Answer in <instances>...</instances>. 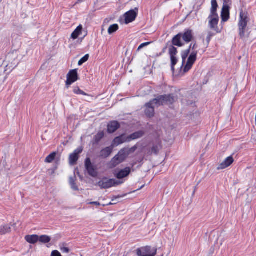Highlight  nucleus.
I'll return each mask as SVG.
<instances>
[{"mask_svg": "<svg viewBox=\"0 0 256 256\" xmlns=\"http://www.w3.org/2000/svg\"><path fill=\"white\" fill-rule=\"evenodd\" d=\"M211 5L210 14L208 18V26L210 28L214 30L216 34H220L222 32V28H220L218 27L219 16L217 10L218 6L216 0H212Z\"/></svg>", "mask_w": 256, "mask_h": 256, "instance_id": "nucleus-1", "label": "nucleus"}, {"mask_svg": "<svg viewBox=\"0 0 256 256\" xmlns=\"http://www.w3.org/2000/svg\"><path fill=\"white\" fill-rule=\"evenodd\" d=\"M250 20L248 13L247 11L241 10L240 13V18L238 23L239 36L240 38H245V34L248 24Z\"/></svg>", "mask_w": 256, "mask_h": 256, "instance_id": "nucleus-2", "label": "nucleus"}, {"mask_svg": "<svg viewBox=\"0 0 256 256\" xmlns=\"http://www.w3.org/2000/svg\"><path fill=\"white\" fill-rule=\"evenodd\" d=\"M178 100V97L174 94L159 96L154 98L156 102V106L158 107L164 104H172Z\"/></svg>", "mask_w": 256, "mask_h": 256, "instance_id": "nucleus-3", "label": "nucleus"}, {"mask_svg": "<svg viewBox=\"0 0 256 256\" xmlns=\"http://www.w3.org/2000/svg\"><path fill=\"white\" fill-rule=\"evenodd\" d=\"M128 153L124 149L120 150L110 160L109 165L110 168H112L116 167L120 163L122 162L126 158Z\"/></svg>", "mask_w": 256, "mask_h": 256, "instance_id": "nucleus-4", "label": "nucleus"}, {"mask_svg": "<svg viewBox=\"0 0 256 256\" xmlns=\"http://www.w3.org/2000/svg\"><path fill=\"white\" fill-rule=\"evenodd\" d=\"M136 252L138 256H156L157 254V248L146 246L138 248Z\"/></svg>", "mask_w": 256, "mask_h": 256, "instance_id": "nucleus-5", "label": "nucleus"}, {"mask_svg": "<svg viewBox=\"0 0 256 256\" xmlns=\"http://www.w3.org/2000/svg\"><path fill=\"white\" fill-rule=\"evenodd\" d=\"M121 183L114 179H108L107 178H104L98 182V185L102 189H107L116 186H118Z\"/></svg>", "mask_w": 256, "mask_h": 256, "instance_id": "nucleus-6", "label": "nucleus"}, {"mask_svg": "<svg viewBox=\"0 0 256 256\" xmlns=\"http://www.w3.org/2000/svg\"><path fill=\"white\" fill-rule=\"evenodd\" d=\"M78 80L77 69L70 70L67 74V80L66 82V85L68 88L72 84L74 83Z\"/></svg>", "mask_w": 256, "mask_h": 256, "instance_id": "nucleus-7", "label": "nucleus"}, {"mask_svg": "<svg viewBox=\"0 0 256 256\" xmlns=\"http://www.w3.org/2000/svg\"><path fill=\"white\" fill-rule=\"evenodd\" d=\"M84 165L86 169L90 176L92 177H96L97 176L98 172H96V168L92 164L90 158H87L85 160Z\"/></svg>", "mask_w": 256, "mask_h": 256, "instance_id": "nucleus-8", "label": "nucleus"}, {"mask_svg": "<svg viewBox=\"0 0 256 256\" xmlns=\"http://www.w3.org/2000/svg\"><path fill=\"white\" fill-rule=\"evenodd\" d=\"M153 104L156 106V102L154 100V99L150 100L144 105L146 108L144 114L147 117L150 118H152L154 115V108L152 106Z\"/></svg>", "mask_w": 256, "mask_h": 256, "instance_id": "nucleus-9", "label": "nucleus"}, {"mask_svg": "<svg viewBox=\"0 0 256 256\" xmlns=\"http://www.w3.org/2000/svg\"><path fill=\"white\" fill-rule=\"evenodd\" d=\"M180 33L182 38L186 43L191 42L194 38V34L192 30L187 28L184 30V32Z\"/></svg>", "mask_w": 256, "mask_h": 256, "instance_id": "nucleus-10", "label": "nucleus"}, {"mask_svg": "<svg viewBox=\"0 0 256 256\" xmlns=\"http://www.w3.org/2000/svg\"><path fill=\"white\" fill-rule=\"evenodd\" d=\"M230 5H223L222 12L221 18L222 22H227L230 18Z\"/></svg>", "mask_w": 256, "mask_h": 256, "instance_id": "nucleus-11", "label": "nucleus"}, {"mask_svg": "<svg viewBox=\"0 0 256 256\" xmlns=\"http://www.w3.org/2000/svg\"><path fill=\"white\" fill-rule=\"evenodd\" d=\"M234 162V159L232 156H230L226 158L224 161L220 164L218 168V170L225 169L230 166Z\"/></svg>", "mask_w": 256, "mask_h": 256, "instance_id": "nucleus-12", "label": "nucleus"}, {"mask_svg": "<svg viewBox=\"0 0 256 256\" xmlns=\"http://www.w3.org/2000/svg\"><path fill=\"white\" fill-rule=\"evenodd\" d=\"M125 22L129 24L134 21L137 16V13L134 10H130L125 14Z\"/></svg>", "mask_w": 256, "mask_h": 256, "instance_id": "nucleus-13", "label": "nucleus"}, {"mask_svg": "<svg viewBox=\"0 0 256 256\" xmlns=\"http://www.w3.org/2000/svg\"><path fill=\"white\" fill-rule=\"evenodd\" d=\"M120 128V124L117 121L110 122L108 124V132L112 134Z\"/></svg>", "mask_w": 256, "mask_h": 256, "instance_id": "nucleus-14", "label": "nucleus"}, {"mask_svg": "<svg viewBox=\"0 0 256 256\" xmlns=\"http://www.w3.org/2000/svg\"><path fill=\"white\" fill-rule=\"evenodd\" d=\"M113 146H108L102 149L100 152L99 157L102 158H106L112 154Z\"/></svg>", "mask_w": 256, "mask_h": 256, "instance_id": "nucleus-15", "label": "nucleus"}, {"mask_svg": "<svg viewBox=\"0 0 256 256\" xmlns=\"http://www.w3.org/2000/svg\"><path fill=\"white\" fill-rule=\"evenodd\" d=\"M81 148L76 150L70 156V162L71 164H75L78 159V155L82 152Z\"/></svg>", "mask_w": 256, "mask_h": 256, "instance_id": "nucleus-16", "label": "nucleus"}, {"mask_svg": "<svg viewBox=\"0 0 256 256\" xmlns=\"http://www.w3.org/2000/svg\"><path fill=\"white\" fill-rule=\"evenodd\" d=\"M161 148L162 142L160 140H158L156 144L152 146L150 150H148V154L149 155H152V154H157Z\"/></svg>", "mask_w": 256, "mask_h": 256, "instance_id": "nucleus-17", "label": "nucleus"}, {"mask_svg": "<svg viewBox=\"0 0 256 256\" xmlns=\"http://www.w3.org/2000/svg\"><path fill=\"white\" fill-rule=\"evenodd\" d=\"M130 172V168L126 167L123 170H121L115 174L116 178L122 179L127 176Z\"/></svg>", "mask_w": 256, "mask_h": 256, "instance_id": "nucleus-18", "label": "nucleus"}, {"mask_svg": "<svg viewBox=\"0 0 256 256\" xmlns=\"http://www.w3.org/2000/svg\"><path fill=\"white\" fill-rule=\"evenodd\" d=\"M181 33H178V34L175 36L172 40V46H176L178 47H181L183 46L184 44L181 42Z\"/></svg>", "mask_w": 256, "mask_h": 256, "instance_id": "nucleus-19", "label": "nucleus"}, {"mask_svg": "<svg viewBox=\"0 0 256 256\" xmlns=\"http://www.w3.org/2000/svg\"><path fill=\"white\" fill-rule=\"evenodd\" d=\"M144 135V132L142 130L136 132L126 138L128 142H130L132 140H134L139 138H142Z\"/></svg>", "mask_w": 256, "mask_h": 256, "instance_id": "nucleus-20", "label": "nucleus"}, {"mask_svg": "<svg viewBox=\"0 0 256 256\" xmlns=\"http://www.w3.org/2000/svg\"><path fill=\"white\" fill-rule=\"evenodd\" d=\"M26 240L31 244H34L38 241V236L36 234L27 235L25 236Z\"/></svg>", "mask_w": 256, "mask_h": 256, "instance_id": "nucleus-21", "label": "nucleus"}, {"mask_svg": "<svg viewBox=\"0 0 256 256\" xmlns=\"http://www.w3.org/2000/svg\"><path fill=\"white\" fill-rule=\"evenodd\" d=\"M126 140V138H124V135L122 134L116 137L113 141L114 144L118 146L125 142H128Z\"/></svg>", "mask_w": 256, "mask_h": 256, "instance_id": "nucleus-22", "label": "nucleus"}, {"mask_svg": "<svg viewBox=\"0 0 256 256\" xmlns=\"http://www.w3.org/2000/svg\"><path fill=\"white\" fill-rule=\"evenodd\" d=\"M82 30V26L80 24L72 32L71 35V38L74 40L76 39L81 34Z\"/></svg>", "mask_w": 256, "mask_h": 256, "instance_id": "nucleus-23", "label": "nucleus"}, {"mask_svg": "<svg viewBox=\"0 0 256 256\" xmlns=\"http://www.w3.org/2000/svg\"><path fill=\"white\" fill-rule=\"evenodd\" d=\"M11 228L8 224L2 225L0 226V235H4L10 232Z\"/></svg>", "mask_w": 256, "mask_h": 256, "instance_id": "nucleus-24", "label": "nucleus"}, {"mask_svg": "<svg viewBox=\"0 0 256 256\" xmlns=\"http://www.w3.org/2000/svg\"><path fill=\"white\" fill-rule=\"evenodd\" d=\"M197 52H193L189 56L187 62L192 64H194L196 60Z\"/></svg>", "mask_w": 256, "mask_h": 256, "instance_id": "nucleus-25", "label": "nucleus"}, {"mask_svg": "<svg viewBox=\"0 0 256 256\" xmlns=\"http://www.w3.org/2000/svg\"><path fill=\"white\" fill-rule=\"evenodd\" d=\"M104 131H100L98 133L94 136V140L96 144L98 143L104 137Z\"/></svg>", "mask_w": 256, "mask_h": 256, "instance_id": "nucleus-26", "label": "nucleus"}, {"mask_svg": "<svg viewBox=\"0 0 256 256\" xmlns=\"http://www.w3.org/2000/svg\"><path fill=\"white\" fill-rule=\"evenodd\" d=\"M38 241L43 244L48 243L51 240V238L47 235L40 236H38Z\"/></svg>", "mask_w": 256, "mask_h": 256, "instance_id": "nucleus-27", "label": "nucleus"}, {"mask_svg": "<svg viewBox=\"0 0 256 256\" xmlns=\"http://www.w3.org/2000/svg\"><path fill=\"white\" fill-rule=\"evenodd\" d=\"M119 28V26L118 24H113L111 25L108 28V33L110 34L116 32Z\"/></svg>", "mask_w": 256, "mask_h": 256, "instance_id": "nucleus-28", "label": "nucleus"}, {"mask_svg": "<svg viewBox=\"0 0 256 256\" xmlns=\"http://www.w3.org/2000/svg\"><path fill=\"white\" fill-rule=\"evenodd\" d=\"M56 155V152H52L48 156L45 160V162L47 163H50L54 161Z\"/></svg>", "mask_w": 256, "mask_h": 256, "instance_id": "nucleus-29", "label": "nucleus"}, {"mask_svg": "<svg viewBox=\"0 0 256 256\" xmlns=\"http://www.w3.org/2000/svg\"><path fill=\"white\" fill-rule=\"evenodd\" d=\"M73 92L76 94H81L83 96H90V95L88 94L83 90H81L78 86L74 87Z\"/></svg>", "mask_w": 256, "mask_h": 256, "instance_id": "nucleus-30", "label": "nucleus"}, {"mask_svg": "<svg viewBox=\"0 0 256 256\" xmlns=\"http://www.w3.org/2000/svg\"><path fill=\"white\" fill-rule=\"evenodd\" d=\"M76 181V177H71L70 178V183L71 186L72 188L74 190H78V187L76 184V183L75 182Z\"/></svg>", "mask_w": 256, "mask_h": 256, "instance_id": "nucleus-31", "label": "nucleus"}, {"mask_svg": "<svg viewBox=\"0 0 256 256\" xmlns=\"http://www.w3.org/2000/svg\"><path fill=\"white\" fill-rule=\"evenodd\" d=\"M169 54L170 56H176L178 54V50L176 48H175L174 46H171L169 48Z\"/></svg>", "mask_w": 256, "mask_h": 256, "instance_id": "nucleus-32", "label": "nucleus"}, {"mask_svg": "<svg viewBox=\"0 0 256 256\" xmlns=\"http://www.w3.org/2000/svg\"><path fill=\"white\" fill-rule=\"evenodd\" d=\"M215 35V34L214 32H208V34L206 36V45H208L212 38Z\"/></svg>", "mask_w": 256, "mask_h": 256, "instance_id": "nucleus-33", "label": "nucleus"}, {"mask_svg": "<svg viewBox=\"0 0 256 256\" xmlns=\"http://www.w3.org/2000/svg\"><path fill=\"white\" fill-rule=\"evenodd\" d=\"M171 60V68L172 70L174 72V66L178 62V59L176 56H170Z\"/></svg>", "mask_w": 256, "mask_h": 256, "instance_id": "nucleus-34", "label": "nucleus"}, {"mask_svg": "<svg viewBox=\"0 0 256 256\" xmlns=\"http://www.w3.org/2000/svg\"><path fill=\"white\" fill-rule=\"evenodd\" d=\"M90 56L88 54H86L78 62V66H82L84 63L87 62Z\"/></svg>", "mask_w": 256, "mask_h": 256, "instance_id": "nucleus-35", "label": "nucleus"}, {"mask_svg": "<svg viewBox=\"0 0 256 256\" xmlns=\"http://www.w3.org/2000/svg\"><path fill=\"white\" fill-rule=\"evenodd\" d=\"M192 64L186 62V65L184 68V72H188L192 68Z\"/></svg>", "mask_w": 256, "mask_h": 256, "instance_id": "nucleus-36", "label": "nucleus"}, {"mask_svg": "<svg viewBox=\"0 0 256 256\" xmlns=\"http://www.w3.org/2000/svg\"><path fill=\"white\" fill-rule=\"evenodd\" d=\"M150 43H152V42H144V43L140 44V46H138L137 50L138 51L140 50L142 48H143L144 46H148Z\"/></svg>", "mask_w": 256, "mask_h": 256, "instance_id": "nucleus-37", "label": "nucleus"}, {"mask_svg": "<svg viewBox=\"0 0 256 256\" xmlns=\"http://www.w3.org/2000/svg\"><path fill=\"white\" fill-rule=\"evenodd\" d=\"M50 256H62L61 255L60 253L58 251L55 250H53Z\"/></svg>", "mask_w": 256, "mask_h": 256, "instance_id": "nucleus-38", "label": "nucleus"}, {"mask_svg": "<svg viewBox=\"0 0 256 256\" xmlns=\"http://www.w3.org/2000/svg\"><path fill=\"white\" fill-rule=\"evenodd\" d=\"M196 46V44L194 43V44H191L190 46V48L189 49H188V50H186V56L190 53V49L191 48H192V49H194L195 48Z\"/></svg>", "mask_w": 256, "mask_h": 256, "instance_id": "nucleus-39", "label": "nucleus"}, {"mask_svg": "<svg viewBox=\"0 0 256 256\" xmlns=\"http://www.w3.org/2000/svg\"><path fill=\"white\" fill-rule=\"evenodd\" d=\"M223 5H231L232 3V0H222Z\"/></svg>", "mask_w": 256, "mask_h": 256, "instance_id": "nucleus-40", "label": "nucleus"}, {"mask_svg": "<svg viewBox=\"0 0 256 256\" xmlns=\"http://www.w3.org/2000/svg\"><path fill=\"white\" fill-rule=\"evenodd\" d=\"M60 250L62 252H66V253H68L70 252L69 248L66 247L61 248Z\"/></svg>", "mask_w": 256, "mask_h": 256, "instance_id": "nucleus-41", "label": "nucleus"}, {"mask_svg": "<svg viewBox=\"0 0 256 256\" xmlns=\"http://www.w3.org/2000/svg\"><path fill=\"white\" fill-rule=\"evenodd\" d=\"M90 204H94L96 206H100V203L98 202H90Z\"/></svg>", "mask_w": 256, "mask_h": 256, "instance_id": "nucleus-42", "label": "nucleus"}, {"mask_svg": "<svg viewBox=\"0 0 256 256\" xmlns=\"http://www.w3.org/2000/svg\"><path fill=\"white\" fill-rule=\"evenodd\" d=\"M136 149V146H134L132 148H131V150L133 152H134Z\"/></svg>", "mask_w": 256, "mask_h": 256, "instance_id": "nucleus-43", "label": "nucleus"}]
</instances>
